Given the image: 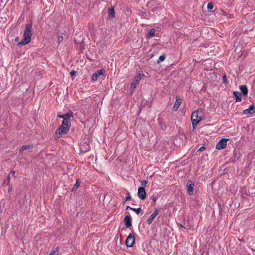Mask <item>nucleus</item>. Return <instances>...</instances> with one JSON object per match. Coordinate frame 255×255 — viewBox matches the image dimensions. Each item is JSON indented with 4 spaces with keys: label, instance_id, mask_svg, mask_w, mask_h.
<instances>
[{
    "label": "nucleus",
    "instance_id": "obj_39",
    "mask_svg": "<svg viewBox=\"0 0 255 255\" xmlns=\"http://www.w3.org/2000/svg\"><path fill=\"white\" fill-rule=\"evenodd\" d=\"M12 190V187L11 186H10L8 187V192L9 193L10 192H11Z\"/></svg>",
    "mask_w": 255,
    "mask_h": 255
},
{
    "label": "nucleus",
    "instance_id": "obj_12",
    "mask_svg": "<svg viewBox=\"0 0 255 255\" xmlns=\"http://www.w3.org/2000/svg\"><path fill=\"white\" fill-rule=\"evenodd\" d=\"M124 222L125 223V225L126 228H129L131 226V218L129 215H127L125 216Z\"/></svg>",
    "mask_w": 255,
    "mask_h": 255
},
{
    "label": "nucleus",
    "instance_id": "obj_2",
    "mask_svg": "<svg viewBox=\"0 0 255 255\" xmlns=\"http://www.w3.org/2000/svg\"><path fill=\"white\" fill-rule=\"evenodd\" d=\"M201 120V117H199L198 115V110L192 113L191 115V121L193 130L196 128V126Z\"/></svg>",
    "mask_w": 255,
    "mask_h": 255
},
{
    "label": "nucleus",
    "instance_id": "obj_11",
    "mask_svg": "<svg viewBox=\"0 0 255 255\" xmlns=\"http://www.w3.org/2000/svg\"><path fill=\"white\" fill-rule=\"evenodd\" d=\"M255 113V107L254 104H252L250 106L249 108L245 109L243 111V114L245 115H252Z\"/></svg>",
    "mask_w": 255,
    "mask_h": 255
},
{
    "label": "nucleus",
    "instance_id": "obj_20",
    "mask_svg": "<svg viewBox=\"0 0 255 255\" xmlns=\"http://www.w3.org/2000/svg\"><path fill=\"white\" fill-rule=\"evenodd\" d=\"M31 147L30 145H23L19 150V153L22 152L24 150L30 149Z\"/></svg>",
    "mask_w": 255,
    "mask_h": 255
},
{
    "label": "nucleus",
    "instance_id": "obj_9",
    "mask_svg": "<svg viewBox=\"0 0 255 255\" xmlns=\"http://www.w3.org/2000/svg\"><path fill=\"white\" fill-rule=\"evenodd\" d=\"M186 187L189 195H192L194 192V184L191 180H189L187 182Z\"/></svg>",
    "mask_w": 255,
    "mask_h": 255
},
{
    "label": "nucleus",
    "instance_id": "obj_7",
    "mask_svg": "<svg viewBox=\"0 0 255 255\" xmlns=\"http://www.w3.org/2000/svg\"><path fill=\"white\" fill-rule=\"evenodd\" d=\"M105 70L102 69L96 71L92 76V80L93 81H97L100 76L103 75L105 74Z\"/></svg>",
    "mask_w": 255,
    "mask_h": 255
},
{
    "label": "nucleus",
    "instance_id": "obj_37",
    "mask_svg": "<svg viewBox=\"0 0 255 255\" xmlns=\"http://www.w3.org/2000/svg\"><path fill=\"white\" fill-rule=\"evenodd\" d=\"M57 251H53L50 253L49 255H56V253Z\"/></svg>",
    "mask_w": 255,
    "mask_h": 255
},
{
    "label": "nucleus",
    "instance_id": "obj_40",
    "mask_svg": "<svg viewBox=\"0 0 255 255\" xmlns=\"http://www.w3.org/2000/svg\"><path fill=\"white\" fill-rule=\"evenodd\" d=\"M130 208H131V207H129V206H128L127 207L126 210H128V209H130Z\"/></svg>",
    "mask_w": 255,
    "mask_h": 255
},
{
    "label": "nucleus",
    "instance_id": "obj_14",
    "mask_svg": "<svg viewBox=\"0 0 255 255\" xmlns=\"http://www.w3.org/2000/svg\"><path fill=\"white\" fill-rule=\"evenodd\" d=\"M108 13L109 19H113L115 17V11L113 6L108 9Z\"/></svg>",
    "mask_w": 255,
    "mask_h": 255
},
{
    "label": "nucleus",
    "instance_id": "obj_38",
    "mask_svg": "<svg viewBox=\"0 0 255 255\" xmlns=\"http://www.w3.org/2000/svg\"><path fill=\"white\" fill-rule=\"evenodd\" d=\"M10 173H11V174H12V176H14L15 173V172L14 171L11 170L10 171Z\"/></svg>",
    "mask_w": 255,
    "mask_h": 255
},
{
    "label": "nucleus",
    "instance_id": "obj_24",
    "mask_svg": "<svg viewBox=\"0 0 255 255\" xmlns=\"http://www.w3.org/2000/svg\"><path fill=\"white\" fill-rule=\"evenodd\" d=\"M88 27L89 29L92 32H94L95 26L93 23H88Z\"/></svg>",
    "mask_w": 255,
    "mask_h": 255
},
{
    "label": "nucleus",
    "instance_id": "obj_26",
    "mask_svg": "<svg viewBox=\"0 0 255 255\" xmlns=\"http://www.w3.org/2000/svg\"><path fill=\"white\" fill-rule=\"evenodd\" d=\"M214 8V5L212 2H209L207 4V8L209 10L211 11Z\"/></svg>",
    "mask_w": 255,
    "mask_h": 255
},
{
    "label": "nucleus",
    "instance_id": "obj_35",
    "mask_svg": "<svg viewBox=\"0 0 255 255\" xmlns=\"http://www.w3.org/2000/svg\"><path fill=\"white\" fill-rule=\"evenodd\" d=\"M57 117L59 118H62L63 119L64 118V115H60V114H58L57 115Z\"/></svg>",
    "mask_w": 255,
    "mask_h": 255
},
{
    "label": "nucleus",
    "instance_id": "obj_8",
    "mask_svg": "<svg viewBox=\"0 0 255 255\" xmlns=\"http://www.w3.org/2000/svg\"><path fill=\"white\" fill-rule=\"evenodd\" d=\"M137 195L140 199L144 200L146 197L145 188H143V187H139L138 188Z\"/></svg>",
    "mask_w": 255,
    "mask_h": 255
},
{
    "label": "nucleus",
    "instance_id": "obj_13",
    "mask_svg": "<svg viewBox=\"0 0 255 255\" xmlns=\"http://www.w3.org/2000/svg\"><path fill=\"white\" fill-rule=\"evenodd\" d=\"M181 103H182L181 99L178 97H176L175 102L173 107V110L175 111H177L180 105H181Z\"/></svg>",
    "mask_w": 255,
    "mask_h": 255
},
{
    "label": "nucleus",
    "instance_id": "obj_25",
    "mask_svg": "<svg viewBox=\"0 0 255 255\" xmlns=\"http://www.w3.org/2000/svg\"><path fill=\"white\" fill-rule=\"evenodd\" d=\"M130 210L135 212L137 214H139L142 211L141 208H138L137 209L135 208H130Z\"/></svg>",
    "mask_w": 255,
    "mask_h": 255
},
{
    "label": "nucleus",
    "instance_id": "obj_33",
    "mask_svg": "<svg viewBox=\"0 0 255 255\" xmlns=\"http://www.w3.org/2000/svg\"><path fill=\"white\" fill-rule=\"evenodd\" d=\"M77 73V72L75 70H72L70 73V76L71 77H73V76H75V75Z\"/></svg>",
    "mask_w": 255,
    "mask_h": 255
},
{
    "label": "nucleus",
    "instance_id": "obj_3",
    "mask_svg": "<svg viewBox=\"0 0 255 255\" xmlns=\"http://www.w3.org/2000/svg\"><path fill=\"white\" fill-rule=\"evenodd\" d=\"M125 244L128 248H131L134 246L135 244V235L133 232L128 235L126 240Z\"/></svg>",
    "mask_w": 255,
    "mask_h": 255
},
{
    "label": "nucleus",
    "instance_id": "obj_19",
    "mask_svg": "<svg viewBox=\"0 0 255 255\" xmlns=\"http://www.w3.org/2000/svg\"><path fill=\"white\" fill-rule=\"evenodd\" d=\"M80 180L79 179H77L75 184L73 185L72 188V191L73 192L76 191L80 186Z\"/></svg>",
    "mask_w": 255,
    "mask_h": 255
},
{
    "label": "nucleus",
    "instance_id": "obj_31",
    "mask_svg": "<svg viewBox=\"0 0 255 255\" xmlns=\"http://www.w3.org/2000/svg\"><path fill=\"white\" fill-rule=\"evenodd\" d=\"M223 83L224 84H227V77L226 75L223 76Z\"/></svg>",
    "mask_w": 255,
    "mask_h": 255
},
{
    "label": "nucleus",
    "instance_id": "obj_41",
    "mask_svg": "<svg viewBox=\"0 0 255 255\" xmlns=\"http://www.w3.org/2000/svg\"><path fill=\"white\" fill-rule=\"evenodd\" d=\"M180 226L182 228H184V229H185V228L181 224H180Z\"/></svg>",
    "mask_w": 255,
    "mask_h": 255
},
{
    "label": "nucleus",
    "instance_id": "obj_29",
    "mask_svg": "<svg viewBox=\"0 0 255 255\" xmlns=\"http://www.w3.org/2000/svg\"><path fill=\"white\" fill-rule=\"evenodd\" d=\"M152 202L155 203L156 201V200H157L158 199V196L157 195H153L152 196Z\"/></svg>",
    "mask_w": 255,
    "mask_h": 255
},
{
    "label": "nucleus",
    "instance_id": "obj_22",
    "mask_svg": "<svg viewBox=\"0 0 255 255\" xmlns=\"http://www.w3.org/2000/svg\"><path fill=\"white\" fill-rule=\"evenodd\" d=\"M166 58V54H162L159 56L158 60L157 61L158 64L164 61Z\"/></svg>",
    "mask_w": 255,
    "mask_h": 255
},
{
    "label": "nucleus",
    "instance_id": "obj_28",
    "mask_svg": "<svg viewBox=\"0 0 255 255\" xmlns=\"http://www.w3.org/2000/svg\"><path fill=\"white\" fill-rule=\"evenodd\" d=\"M147 183V181L146 180H142L141 181V187H143V188H145L146 186V184Z\"/></svg>",
    "mask_w": 255,
    "mask_h": 255
},
{
    "label": "nucleus",
    "instance_id": "obj_21",
    "mask_svg": "<svg viewBox=\"0 0 255 255\" xmlns=\"http://www.w3.org/2000/svg\"><path fill=\"white\" fill-rule=\"evenodd\" d=\"M61 125H63V126L68 127L70 128L71 127V122L70 121L63 120Z\"/></svg>",
    "mask_w": 255,
    "mask_h": 255
},
{
    "label": "nucleus",
    "instance_id": "obj_18",
    "mask_svg": "<svg viewBox=\"0 0 255 255\" xmlns=\"http://www.w3.org/2000/svg\"><path fill=\"white\" fill-rule=\"evenodd\" d=\"M155 32V29L152 28L146 34L145 37L146 38H150L154 36Z\"/></svg>",
    "mask_w": 255,
    "mask_h": 255
},
{
    "label": "nucleus",
    "instance_id": "obj_16",
    "mask_svg": "<svg viewBox=\"0 0 255 255\" xmlns=\"http://www.w3.org/2000/svg\"><path fill=\"white\" fill-rule=\"evenodd\" d=\"M233 94L236 98V102H240L242 98V93L238 91H235Z\"/></svg>",
    "mask_w": 255,
    "mask_h": 255
},
{
    "label": "nucleus",
    "instance_id": "obj_5",
    "mask_svg": "<svg viewBox=\"0 0 255 255\" xmlns=\"http://www.w3.org/2000/svg\"><path fill=\"white\" fill-rule=\"evenodd\" d=\"M69 128L68 127H66L65 126H63L61 125L59 126L58 128L56 129L55 131L56 135H60L62 134H66L69 131Z\"/></svg>",
    "mask_w": 255,
    "mask_h": 255
},
{
    "label": "nucleus",
    "instance_id": "obj_4",
    "mask_svg": "<svg viewBox=\"0 0 255 255\" xmlns=\"http://www.w3.org/2000/svg\"><path fill=\"white\" fill-rule=\"evenodd\" d=\"M143 76V74H142ZM141 75L140 74H138L136 75L132 83L130 84V90L134 91L136 88L137 85L139 84L140 80H141Z\"/></svg>",
    "mask_w": 255,
    "mask_h": 255
},
{
    "label": "nucleus",
    "instance_id": "obj_34",
    "mask_svg": "<svg viewBox=\"0 0 255 255\" xmlns=\"http://www.w3.org/2000/svg\"><path fill=\"white\" fill-rule=\"evenodd\" d=\"M205 149V145H203L199 148L198 151H203Z\"/></svg>",
    "mask_w": 255,
    "mask_h": 255
},
{
    "label": "nucleus",
    "instance_id": "obj_30",
    "mask_svg": "<svg viewBox=\"0 0 255 255\" xmlns=\"http://www.w3.org/2000/svg\"><path fill=\"white\" fill-rule=\"evenodd\" d=\"M131 199V197L130 195V193L128 192V196L126 197L125 200L126 202L129 201Z\"/></svg>",
    "mask_w": 255,
    "mask_h": 255
},
{
    "label": "nucleus",
    "instance_id": "obj_23",
    "mask_svg": "<svg viewBox=\"0 0 255 255\" xmlns=\"http://www.w3.org/2000/svg\"><path fill=\"white\" fill-rule=\"evenodd\" d=\"M179 136H177L176 139H177V138L179 137V138L180 139L182 140V141L183 142H184L185 140H186V139L185 135L184 133H182L181 134L180 132L179 133Z\"/></svg>",
    "mask_w": 255,
    "mask_h": 255
},
{
    "label": "nucleus",
    "instance_id": "obj_36",
    "mask_svg": "<svg viewBox=\"0 0 255 255\" xmlns=\"http://www.w3.org/2000/svg\"><path fill=\"white\" fill-rule=\"evenodd\" d=\"M19 39V38L18 37H16L14 38V42H18Z\"/></svg>",
    "mask_w": 255,
    "mask_h": 255
},
{
    "label": "nucleus",
    "instance_id": "obj_1",
    "mask_svg": "<svg viewBox=\"0 0 255 255\" xmlns=\"http://www.w3.org/2000/svg\"><path fill=\"white\" fill-rule=\"evenodd\" d=\"M32 21L26 24L25 26V29L23 33V39L17 44L18 47L27 44L30 42L31 36L32 35Z\"/></svg>",
    "mask_w": 255,
    "mask_h": 255
},
{
    "label": "nucleus",
    "instance_id": "obj_6",
    "mask_svg": "<svg viewBox=\"0 0 255 255\" xmlns=\"http://www.w3.org/2000/svg\"><path fill=\"white\" fill-rule=\"evenodd\" d=\"M229 139L222 138L216 144V148L217 149H222L227 146V141Z\"/></svg>",
    "mask_w": 255,
    "mask_h": 255
},
{
    "label": "nucleus",
    "instance_id": "obj_10",
    "mask_svg": "<svg viewBox=\"0 0 255 255\" xmlns=\"http://www.w3.org/2000/svg\"><path fill=\"white\" fill-rule=\"evenodd\" d=\"M159 212V210L157 209H156L153 213H152L150 216L149 217L147 223L148 225H150L152 223L154 218L157 216Z\"/></svg>",
    "mask_w": 255,
    "mask_h": 255
},
{
    "label": "nucleus",
    "instance_id": "obj_32",
    "mask_svg": "<svg viewBox=\"0 0 255 255\" xmlns=\"http://www.w3.org/2000/svg\"><path fill=\"white\" fill-rule=\"evenodd\" d=\"M63 40V37L62 36H58L57 41L59 43Z\"/></svg>",
    "mask_w": 255,
    "mask_h": 255
},
{
    "label": "nucleus",
    "instance_id": "obj_15",
    "mask_svg": "<svg viewBox=\"0 0 255 255\" xmlns=\"http://www.w3.org/2000/svg\"><path fill=\"white\" fill-rule=\"evenodd\" d=\"M240 89L242 92V94L244 96H247L248 94V89L247 86L245 85L240 86Z\"/></svg>",
    "mask_w": 255,
    "mask_h": 255
},
{
    "label": "nucleus",
    "instance_id": "obj_17",
    "mask_svg": "<svg viewBox=\"0 0 255 255\" xmlns=\"http://www.w3.org/2000/svg\"><path fill=\"white\" fill-rule=\"evenodd\" d=\"M73 117V113L72 111H70L69 112L64 114L63 120L70 121V118Z\"/></svg>",
    "mask_w": 255,
    "mask_h": 255
},
{
    "label": "nucleus",
    "instance_id": "obj_27",
    "mask_svg": "<svg viewBox=\"0 0 255 255\" xmlns=\"http://www.w3.org/2000/svg\"><path fill=\"white\" fill-rule=\"evenodd\" d=\"M10 175L8 174L7 176L6 179L4 181V183H6L7 185H9V182H10Z\"/></svg>",
    "mask_w": 255,
    "mask_h": 255
}]
</instances>
